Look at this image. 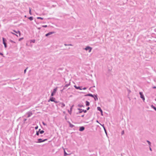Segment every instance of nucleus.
I'll return each mask as SVG.
<instances>
[{
	"label": "nucleus",
	"instance_id": "nucleus-36",
	"mask_svg": "<svg viewBox=\"0 0 156 156\" xmlns=\"http://www.w3.org/2000/svg\"><path fill=\"white\" fill-rule=\"evenodd\" d=\"M124 134V131H122V135H123Z\"/></svg>",
	"mask_w": 156,
	"mask_h": 156
},
{
	"label": "nucleus",
	"instance_id": "nucleus-54",
	"mask_svg": "<svg viewBox=\"0 0 156 156\" xmlns=\"http://www.w3.org/2000/svg\"><path fill=\"white\" fill-rule=\"evenodd\" d=\"M130 92V91L129 90V92Z\"/></svg>",
	"mask_w": 156,
	"mask_h": 156
},
{
	"label": "nucleus",
	"instance_id": "nucleus-24",
	"mask_svg": "<svg viewBox=\"0 0 156 156\" xmlns=\"http://www.w3.org/2000/svg\"><path fill=\"white\" fill-rule=\"evenodd\" d=\"M35 42V40H32L30 41V42L31 43H34Z\"/></svg>",
	"mask_w": 156,
	"mask_h": 156
},
{
	"label": "nucleus",
	"instance_id": "nucleus-4",
	"mask_svg": "<svg viewBox=\"0 0 156 156\" xmlns=\"http://www.w3.org/2000/svg\"><path fill=\"white\" fill-rule=\"evenodd\" d=\"M92 49V48H91L88 46L86 47V48H85V50L86 51H88L89 52H90L91 51Z\"/></svg>",
	"mask_w": 156,
	"mask_h": 156
},
{
	"label": "nucleus",
	"instance_id": "nucleus-49",
	"mask_svg": "<svg viewBox=\"0 0 156 156\" xmlns=\"http://www.w3.org/2000/svg\"><path fill=\"white\" fill-rule=\"evenodd\" d=\"M83 116H84V115H82L81 116V117H83Z\"/></svg>",
	"mask_w": 156,
	"mask_h": 156
},
{
	"label": "nucleus",
	"instance_id": "nucleus-18",
	"mask_svg": "<svg viewBox=\"0 0 156 156\" xmlns=\"http://www.w3.org/2000/svg\"><path fill=\"white\" fill-rule=\"evenodd\" d=\"M14 31L16 33H17V34L19 33V36H20V32L19 31H16L15 30H14Z\"/></svg>",
	"mask_w": 156,
	"mask_h": 156
},
{
	"label": "nucleus",
	"instance_id": "nucleus-19",
	"mask_svg": "<svg viewBox=\"0 0 156 156\" xmlns=\"http://www.w3.org/2000/svg\"><path fill=\"white\" fill-rule=\"evenodd\" d=\"M60 104L61 105V107H62V108H63L65 106V104L64 103H61Z\"/></svg>",
	"mask_w": 156,
	"mask_h": 156
},
{
	"label": "nucleus",
	"instance_id": "nucleus-3",
	"mask_svg": "<svg viewBox=\"0 0 156 156\" xmlns=\"http://www.w3.org/2000/svg\"><path fill=\"white\" fill-rule=\"evenodd\" d=\"M47 139H45L43 140H42V139L40 138V139H38L37 140L38 141L36 142L37 143H41V142H44L45 141H47Z\"/></svg>",
	"mask_w": 156,
	"mask_h": 156
},
{
	"label": "nucleus",
	"instance_id": "nucleus-34",
	"mask_svg": "<svg viewBox=\"0 0 156 156\" xmlns=\"http://www.w3.org/2000/svg\"><path fill=\"white\" fill-rule=\"evenodd\" d=\"M53 102H54L55 103H58V101H54Z\"/></svg>",
	"mask_w": 156,
	"mask_h": 156
},
{
	"label": "nucleus",
	"instance_id": "nucleus-2",
	"mask_svg": "<svg viewBox=\"0 0 156 156\" xmlns=\"http://www.w3.org/2000/svg\"><path fill=\"white\" fill-rule=\"evenodd\" d=\"M57 90V87L55 88L53 90V91L52 92L51 94V97H53L54 95L55 94L56 91Z\"/></svg>",
	"mask_w": 156,
	"mask_h": 156
},
{
	"label": "nucleus",
	"instance_id": "nucleus-15",
	"mask_svg": "<svg viewBox=\"0 0 156 156\" xmlns=\"http://www.w3.org/2000/svg\"><path fill=\"white\" fill-rule=\"evenodd\" d=\"M78 110L79 111L82 110V111H83V112L84 113H86L87 112L86 110H82V109L80 108H78Z\"/></svg>",
	"mask_w": 156,
	"mask_h": 156
},
{
	"label": "nucleus",
	"instance_id": "nucleus-45",
	"mask_svg": "<svg viewBox=\"0 0 156 156\" xmlns=\"http://www.w3.org/2000/svg\"><path fill=\"white\" fill-rule=\"evenodd\" d=\"M100 125H101L103 127V125H104V124L102 125V124H100Z\"/></svg>",
	"mask_w": 156,
	"mask_h": 156
},
{
	"label": "nucleus",
	"instance_id": "nucleus-43",
	"mask_svg": "<svg viewBox=\"0 0 156 156\" xmlns=\"http://www.w3.org/2000/svg\"><path fill=\"white\" fill-rule=\"evenodd\" d=\"M153 89H156V87H153Z\"/></svg>",
	"mask_w": 156,
	"mask_h": 156
},
{
	"label": "nucleus",
	"instance_id": "nucleus-41",
	"mask_svg": "<svg viewBox=\"0 0 156 156\" xmlns=\"http://www.w3.org/2000/svg\"><path fill=\"white\" fill-rule=\"evenodd\" d=\"M72 108H72V107H71L70 108V112H71V111H72Z\"/></svg>",
	"mask_w": 156,
	"mask_h": 156
},
{
	"label": "nucleus",
	"instance_id": "nucleus-55",
	"mask_svg": "<svg viewBox=\"0 0 156 156\" xmlns=\"http://www.w3.org/2000/svg\"><path fill=\"white\" fill-rule=\"evenodd\" d=\"M155 101H156V99H155Z\"/></svg>",
	"mask_w": 156,
	"mask_h": 156
},
{
	"label": "nucleus",
	"instance_id": "nucleus-7",
	"mask_svg": "<svg viewBox=\"0 0 156 156\" xmlns=\"http://www.w3.org/2000/svg\"><path fill=\"white\" fill-rule=\"evenodd\" d=\"M85 129V127L83 126H80V128L79 129V130L80 131H83Z\"/></svg>",
	"mask_w": 156,
	"mask_h": 156
},
{
	"label": "nucleus",
	"instance_id": "nucleus-48",
	"mask_svg": "<svg viewBox=\"0 0 156 156\" xmlns=\"http://www.w3.org/2000/svg\"><path fill=\"white\" fill-rule=\"evenodd\" d=\"M37 29H39V30H40V29H41V28H40V27H39V28H38Z\"/></svg>",
	"mask_w": 156,
	"mask_h": 156
},
{
	"label": "nucleus",
	"instance_id": "nucleus-38",
	"mask_svg": "<svg viewBox=\"0 0 156 156\" xmlns=\"http://www.w3.org/2000/svg\"><path fill=\"white\" fill-rule=\"evenodd\" d=\"M149 147H150V148H149L150 150L151 151H152V149H151V148L150 147V146H149Z\"/></svg>",
	"mask_w": 156,
	"mask_h": 156
},
{
	"label": "nucleus",
	"instance_id": "nucleus-10",
	"mask_svg": "<svg viewBox=\"0 0 156 156\" xmlns=\"http://www.w3.org/2000/svg\"><path fill=\"white\" fill-rule=\"evenodd\" d=\"M27 117H29L32 115V113L31 112H29L27 113Z\"/></svg>",
	"mask_w": 156,
	"mask_h": 156
},
{
	"label": "nucleus",
	"instance_id": "nucleus-35",
	"mask_svg": "<svg viewBox=\"0 0 156 156\" xmlns=\"http://www.w3.org/2000/svg\"><path fill=\"white\" fill-rule=\"evenodd\" d=\"M87 89V88L85 87H84V88H83V89H83V90H85L86 89Z\"/></svg>",
	"mask_w": 156,
	"mask_h": 156
},
{
	"label": "nucleus",
	"instance_id": "nucleus-39",
	"mask_svg": "<svg viewBox=\"0 0 156 156\" xmlns=\"http://www.w3.org/2000/svg\"><path fill=\"white\" fill-rule=\"evenodd\" d=\"M10 41H11V42L12 43H15V42L14 41H12V40H11Z\"/></svg>",
	"mask_w": 156,
	"mask_h": 156
},
{
	"label": "nucleus",
	"instance_id": "nucleus-32",
	"mask_svg": "<svg viewBox=\"0 0 156 156\" xmlns=\"http://www.w3.org/2000/svg\"><path fill=\"white\" fill-rule=\"evenodd\" d=\"M42 123L43 124V125H44V126L46 125V124L44 122H42Z\"/></svg>",
	"mask_w": 156,
	"mask_h": 156
},
{
	"label": "nucleus",
	"instance_id": "nucleus-12",
	"mask_svg": "<svg viewBox=\"0 0 156 156\" xmlns=\"http://www.w3.org/2000/svg\"><path fill=\"white\" fill-rule=\"evenodd\" d=\"M94 95H93L91 94H88L86 95L85 96H90L93 98L94 97Z\"/></svg>",
	"mask_w": 156,
	"mask_h": 156
},
{
	"label": "nucleus",
	"instance_id": "nucleus-13",
	"mask_svg": "<svg viewBox=\"0 0 156 156\" xmlns=\"http://www.w3.org/2000/svg\"><path fill=\"white\" fill-rule=\"evenodd\" d=\"M97 109L98 111H100L101 113H102V111L100 107H98Z\"/></svg>",
	"mask_w": 156,
	"mask_h": 156
},
{
	"label": "nucleus",
	"instance_id": "nucleus-31",
	"mask_svg": "<svg viewBox=\"0 0 156 156\" xmlns=\"http://www.w3.org/2000/svg\"><path fill=\"white\" fill-rule=\"evenodd\" d=\"M38 128V126H37L35 127V129H37Z\"/></svg>",
	"mask_w": 156,
	"mask_h": 156
},
{
	"label": "nucleus",
	"instance_id": "nucleus-14",
	"mask_svg": "<svg viewBox=\"0 0 156 156\" xmlns=\"http://www.w3.org/2000/svg\"><path fill=\"white\" fill-rule=\"evenodd\" d=\"M38 131L39 132V133L40 134H42V133H43L44 132V131H43V130H41V129H39Z\"/></svg>",
	"mask_w": 156,
	"mask_h": 156
},
{
	"label": "nucleus",
	"instance_id": "nucleus-23",
	"mask_svg": "<svg viewBox=\"0 0 156 156\" xmlns=\"http://www.w3.org/2000/svg\"><path fill=\"white\" fill-rule=\"evenodd\" d=\"M78 106L80 107H84L83 105H82L81 104H79L78 105Z\"/></svg>",
	"mask_w": 156,
	"mask_h": 156
},
{
	"label": "nucleus",
	"instance_id": "nucleus-33",
	"mask_svg": "<svg viewBox=\"0 0 156 156\" xmlns=\"http://www.w3.org/2000/svg\"><path fill=\"white\" fill-rule=\"evenodd\" d=\"M42 27H47V26L46 25H45L43 26Z\"/></svg>",
	"mask_w": 156,
	"mask_h": 156
},
{
	"label": "nucleus",
	"instance_id": "nucleus-53",
	"mask_svg": "<svg viewBox=\"0 0 156 156\" xmlns=\"http://www.w3.org/2000/svg\"><path fill=\"white\" fill-rule=\"evenodd\" d=\"M97 122H98V121H97Z\"/></svg>",
	"mask_w": 156,
	"mask_h": 156
},
{
	"label": "nucleus",
	"instance_id": "nucleus-29",
	"mask_svg": "<svg viewBox=\"0 0 156 156\" xmlns=\"http://www.w3.org/2000/svg\"><path fill=\"white\" fill-rule=\"evenodd\" d=\"M28 67H27L24 70V73H25L26 72V71H27V69Z\"/></svg>",
	"mask_w": 156,
	"mask_h": 156
},
{
	"label": "nucleus",
	"instance_id": "nucleus-8",
	"mask_svg": "<svg viewBox=\"0 0 156 156\" xmlns=\"http://www.w3.org/2000/svg\"><path fill=\"white\" fill-rule=\"evenodd\" d=\"M93 98H94L95 101H96L98 100V98L97 94L94 95V97Z\"/></svg>",
	"mask_w": 156,
	"mask_h": 156
},
{
	"label": "nucleus",
	"instance_id": "nucleus-22",
	"mask_svg": "<svg viewBox=\"0 0 156 156\" xmlns=\"http://www.w3.org/2000/svg\"><path fill=\"white\" fill-rule=\"evenodd\" d=\"M68 154H67V153L64 150V156H66L68 155Z\"/></svg>",
	"mask_w": 156,
	"mask_h": 156
},
{
	"label": "nucleus",
	"instance_id": "nucleus-50",
	"mask_svg": "<svg viewBox=\"0 0 156 156\" xmlns=\"http://www.w3.org/2000/svg\"><path fill=\"white\" fill-rule=\"evenodd\" d=\"M73 106H74V105H73L72 106V107H72V108H73Z\"/></svg>",
	"mask_w": 156,
	"mask_h": 156
},
{
	"label": "nucleus",
	"instance_id": "nucleus-5",
	"mask_svg": "<svg viewBox=\"0 0 156 156\" xmlns=\"http://www.w3.org/2000/svg\"><path fill=\"white\" fill-rule=\"evenodd\" d=\"M139 94L140 95V98H142L143 101H144L145 100V98L144 95L143 94V93L142 92H140Z\"/></svg>",
	"mask_w": 156,
	"mask_h": 156
},
{
	"label": "nucleus",
	"instance_id": "nucleus-37",
	"mask_svg": "<svg viewBox=\"0 0 156 156\" xmlns=\"http://www.w3.org/2000/svg\"><path fill=\"white\" fill-rule=\"evenodd\" d=\"M0 55H1L2 56H3V54L2 53H1L0 52Z\"/></svg>",
	"mask_w": 156,
	"mask_h": 156
},
{
	"label": "nucleus",
	"instance_id": "nucleus-51",
	"mask_svg": "<svg viewBox=\"0 0 156 156\" xmlns=\"http://www.w3.org/2000/svg\"><path fill=\"white\" fill-rule=\"evenodd\" d=\"M23 39V38H20V39H19V40H21V39Z\"/></svg>",
	"mask_w": 156,
	"mask_h": 156
},
{
	"label": "nucleus",
	"instance_id": "nucleus-17",
	"mask_svg": "<svg viewBox=\"0 0 156 156\" xmlns=\"http://www.w3.org/2000/svg\"><path fill=\"white\" fill-rule=\"evenodd\" d=\"M69 126L71 128H73L74 126L72 124H71L70 122H69Z\"/></svg>",
	"mask_w": 156,
	"mask_h": 156
},
{
	"label": "nucleus",
	"instance_id": "nucleus-21",
	"mask_svg": "<svg viewBox=\"0 0 156 156\" xmlns=\"http://www.w3.org/2000/svg\"><path fill=\"white\" fill-rule=\"evenodd\" d=\"M147 142L148 143V144L149 145V146H151V143L150 142L147 140Z\"/></svg>",
	"mask_w": 156,
	"mask_h": 156
},
{
	"label": "nucleus",
	"instance_id": "nucleus-52",
	"mask_svg": "<svg viewBox=\"0 0 156 156\" xmlns=\"http://www.w3.org/2000/svg\"><path fill=\"white\" fill-rule=\"evenodd\" d=\"M42 136H42V135H41L40 136H41V137H42Z\"/></svg>",
	"mask_w": 156,
	"mask_h": 156
},
{
	"label": "nucleus",
	"instance_id": "nucleus-42",
	"mask_svg": "<svg viewBox=\"0 0 156 156\" xmlns=\"http://www.w3.org/2000/svg\"><path fill=\"white\" fill-rule=\"evenodd\" d=\"M90 109V108L89 107L87 108V110H88L89 109Z\"/></svg>",
	"mask_w": 156,
	"mask_h": 156
},
{
	"label": "nucleus",
	"instance_id": "nucleus-46",
	"mask_svg": "<svg viewBox=\"0 0 156 156\" xmlns=\"http://www.w3.org/2000/svg\"><path fill=\"white\" fill-rule=\"evenodd\" d=\"M26 120H27L26 119H24V122Z\"/></svg>",
	"mask_w": 156,
	"mask_h": 156
},
{
	"label": "nucleus",
	"instance_id": "nucleus-26",
	"mask_svg": "<svg viewBox=\"0 0 156 156\" xmlns=\"http://www.w3.org/2000/svg\"><path fill=\"white\" fill-rule=\"evenodd\" d=\"M103 128L104 129L105 131V133L106 134L107 133V132H106V129H105V127L104 126V125H103Z\"/></svg>",
	"mask_w": 156,
	"mask_h": 156
},
{
	"label": "nucleus",
	"instance_id": "nucleus-11",
	"mask_svg": "<svg viewBox=\"0 0 156 156\" xmlns=\"http://www.w3.org/2000/svg\"><path fill=\"white\" fill-rule=\"evenodd\" d=\"M74 87L76 89H79L80 90H82V89L80 87H77L76 85H74Z\"/></svg>",
	"mask_w": 156,
	"mask_h": 156
},
{
	"label": "nucleus",
	"instance_id": "nucleus-44",
	"mask_svg": "<svg viewBox=\"0 0 156 156\" xmlns=\"http://www.w3.org/2000/svg\"><path fill=\"white\" fill-rule=\"evenodd\" d=\"M68 46H72L71 44H68Z\"/></svg>",
	"mask_w": 156,
	"mask_h": 156
},
{
	"label": "nucleus",
	"instance_id": "nucleus-28",
	"mask_svg": "<svg viewBox=\"0 0 156 156\" xmlns=\"http://www.w3.org/2000/svg\"><path fill=\"white\" fill-rule=\"evenodd\" d=\"M37 19H41V20H42L43 19V18L41 17H37Z\"/></svg>",
	"mask_w": 156,
	"mask_h": 156
},
{
	"label": "nucleus",
	"instance_id": "nucleus-47",
	"mask_svg": "<svg viewBox=\"0 0 156 156\" xmlns=\"http://www.w3.org/2000/svg\"><path fill=\"white\" fill-rule=\"evenodd\" d=\"M65 46H68V44H65Z\"/></svg>",
	"mask_w": 156,
	"mask_h": 156
},
{
	"label": "nucleus",
	"instance_id": "nucleus-6",
	"mask_svg": "<svg viewBox=\"0 0 156 156\" xmlns=\"http://www.w3.org/2000/svg\"><path fill=\"white\" fill-rule=\"evenodd\" d=\"M54 33V32H50L45 34V36L48 37Z\"/></svg>",
	"mask_w": 156,
	"mask_h": 156
},
{
	"label": "nucleus",
	"instance_id": "nucleus-30",
	"mask_svg": "<svg viewBox=\"0 0 156 156\" xmlns=\"http://www.w3.org/2000/svg\"><path fill=\"white\" fill-rule=\"evenodd\" d=\"M29 13L30 14V15H31V9L30 8V10H29Z\"/></svg>",
	"mask_w": 156,
	"mask_h": 156
},
{
	"label": "nucleus",
	"instance_id": "nucleus-27",
	"mask_svg": "<svg viewBox=\"0 0 156 156\" xmlns=\"http://www.w3.org/2000/svg\"><path fill=\"white\" fill-rule=\"evenodd\" d=\"M39 133H40L38 131H37L36 133V135L37 136H39Z\"/></svg>",
	"mask_w": 156,
	"mask_h": 156
},
{
	"label": "nucleus",
	"instance_id": "nucleus-16",
	"mask_svg": "<svg viewBox=\"0 0 156 156\" xmlns=\"http://www.w3.org/2000/svg\"><path fill=\"white\" fill-rule=\"evenodd\" d=\"M85 103H86V106H88L90 105L89 102L87 101H86Z\"/></svg>",
	"mask_w": 156,
	"mask_h": 156
},
{
	"label": "nucleus",
	"instance_id": "nucleus-20",
	"mask_svg": "<svg viewBox=\"0 0 156 156\" xmlns=\"http://www.w3.org/2000/svg\"><path fill=\"white\" fill-rule=\"evenodd\" d=\"M28 19L32 21L33 20V18L32 16H30L28 18Z\"/></svg>",
	"mask_w": 156,
	"mask_h": 156
},
{
	"label": "nucleus",
	"instance_id": "nucleus-25",
	"mask_svg": "<svg viewBox=\"0 0 156 156\" xmlns=\"http://www.w3.org/2000/svg\"><path fill=\"white\" fill-rule=\"evenodd\" d=\"M152 107L156 111V107L152 105Z\"/></svg>",
	"mask_w": 156,
	"mask_h": 156
},
{
	"label": "nucleus",
	"instance_id": "nucleus-40",
	"mask_svg": "<svg viewBox=\"0 0 156 156\" xmlns=\"http://www.w3.org/2000/svg\"><path fill=\"white\" fill-rule=\"evenodd\" d=\"M80 111L79 112L80 113L83 112V111H82V110H81V111Z\"/></svg>",
	"mask_w": 156,
	"mask_h": 156
},
{
	"label": "nucleus",
	"instance_id": "nucleus-9",
	"mask_svg": "<svg viewBox=\"0 0 156 156\" xmlns=\"http://www.w3.org/2000/svg\"><path fill=\"white\" fill-rule=\"evenodd\" d=\"M55 100V98H53V97H51L50 98L49 101H54Z\"/></svg>",
	"mask_w": 156,
	"mask_h": 156
},
{
	"label": "nucleus",
	"instance_id": "nucleus-1",
	"mask_svg": "<svg viewBox=\"0 0 156 156\" xmlns=\"http://www.w3.org/2000/svg\"><path fill=\"white\" fill-rule=\"evenodd\" d=\"M3 43L4 45L5 48H6L7 47V44L6 43V40L4 38H2Z\"/></svg>",
	"mask_w": 156,
	"mask_h": 156
}]
</instances>
